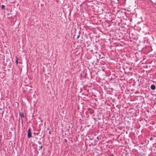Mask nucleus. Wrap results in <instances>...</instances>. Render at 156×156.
<instances>
[{
  "label": "nucleus",
  "instance_id": "3",
  "mask_svg": "<svg viewBox=\"0 0 156 156\" xmlns=\"http://www.w3.org/2000/svg\"><path fill=\"white\" fill-rule=\"evenodd\" d=\"M151 89L152 90H154L155 89L156 87L154 85L152 84L151 86Z\"/></svg>",
  "mask_w": 156,
  "mask_h": 156
},
{
  "label": "nucleus",
  "instance_id": "6",
  "mask_svg": "<svg viewBox=\"0 0 156 156\" xmlns=\"http://www.w3.org/2000/svg\"><path fill=\"white\" fill-rule=\"evenodd\" d=\"M80 37V34H79V35H78L77 36V39L78 38Z\"/></svg>",
  "mask_w": 156,
  "mask_h": 156
},
{
  "label": "nucleus",
  "instance_id": "1",
  "mask_svg": "<svg viewBox=\"0 0 156 156\" xmlns=\"http://www.w3.org/2000/svg\"><path fill=\"white\" fill-rule=\"evenodd\" d=\"M32 136L31 130L30 128L28 130L27 137L29 138H30Z\"/></svg>",
  "mask_w": 156,
  "mask_h": 156
},
{
  "label": "nucleus",
  "instance_id": "8",
  "mask_svg": "<svg viewBox=\"0 0 156 156\" xmlns=\"http://www.w3.org/2000/svg\"><path fill=\"white\" fill-rule=\"evenodd\" d=\"M16 64H18V60H17H17L16 61Z\"/></svg>",
  "mask_w": 156,
  "mask_h": 156
},
{
  "label": "nucleus",
  "instance_id": "5",
  "mask_svg": "<svg viewBox=\"0 0 156 156\" xmlns=\"http://www.w3.org/2000/svg\"><path fill=\"white\" fill-rule=\"evenodd\" d=\"M42 147V146H41L40 147H39V150H40L41 149Z\"/></svg>",
  "mask_w": 156,
  "mask_h": 156
},
{
  "label": "nucleus",
  "instance_id": "4",
  "mask_svg": "<svg viewBox=\"0 0 156 156\" xmlns=\"http://www.w3.org/2000/svg\"><path fill=\"white\" fill-rule=\"evenodd\" d=\"M5 6L4 5H2L1 6V8L2 9H4L5 8Z\"/></svg>",
  "mask_w": 156,
  "mask_h": 156
},
{
  "label": "nucleus",
  "instance_id": "2",
  "mask_svg": "<svg viewBox=\"0 0 156 156\" xmlns=\"http://www.w3.org/2000/svg\"><path fill=\"white\" fill-rule=\"evenodd\" d=\"M19 115L21 117L22 122H23V118H24V114L23 113H20Z\"/></svg>",
  "mask_w": 156,
  "mask_h": 156
},
{
  "label": "nucleus",
  "instance_id": "7",
  "mask_svg": "<svg viewBox=\"0 0 156 156\" xmlns=\"http://www.w3.org/2000/svg\"><path fill=\"white\" fill-rule=\"evenodd\" d=\"M38 144H41V143L40 141H38Z\"/></svg>",
  "mask_w": 156,
  "mask_h": 156
}]
</instances>
